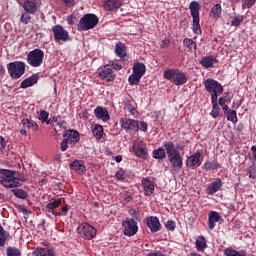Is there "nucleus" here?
Here are the masks:
<instances>
[{"instance_id":"9d476101","label":"nucleus","mask_w":256,"mask_h":256,"mask_svg":"<svg viewBox=\"0 0 256 256\" xmlns=\"http://www.w3.org/2000/svg\"><path fill=\"white\" fill-rule=\"evenodd\" d=\"M123 233L126 235V237H133L134 235H137V232L139 231V226L137 225V222L131 218H127L123 223Z\"/></svg>"},{"instance_id":"864d4df0","label":"nucleus","mask_w":256,"mask_h":256,"mask_svg":"<svg viewBox=\"0 0 256 256\" xmlns=\"http://www.w3.org/2000/svg\"><path fill=\"white\" fill-rule=\"evenodd\" d=\"M109 65H112V71L115 69V71H121L123 69V66L119 63H109Z\"/></svg>"},{"instance_id":"f257e3e1","label":"nucleus","mask_w":256,"mask_h":256,"mask_svg":"<svg viewBox=\"0 0 256 256\" xmlns=\"http://www.w3.org/2000/svg\"><path fill=\"white\" fill-rule=\"evenodd\" d=\"M1 185L6 189H13L15 187H21V181H25V176L17 171L2 170Z\"/></svg>"},{"instance_id":"f704fd0d","label":"nucleus","mask_w":256,"mask_h":256,"mask_svg":"<svg viewBox=\"0 0 256 256\" xmlns=\"http://www.w3.org/2000/svg\"><path fill=\"white\" fill-rule=\"evenodd\" d=\"M7 239H9V232L5 231L3 226L0 224V247H5Z\"/></svg>"},{"instance_id":"b1692460","label":"nucleus","mask_w":256,"mask_h":256,"mask_svg":"<svg viewBox=\"0 0 256 256\" xmlns=\"http://www.w3.org/2000/svg\"><path fill=\"white\" fill-rule=\"evenodd\" d=\"M190 13L193 19H199V10L201 9V6L199 5V2L192 1L189 5Z\"/></svg>"},{"instance_id":"3c124183","label":"nucleus","mask_w":256,"mask_h":256,"mask_svg":"<svg viewBox=\"0 0 256 256\" xmlns=\"http://www.w3.org/2000/svg\"><path fill=\"white\" fill-rule=\"evenodd\" d=\"M204 168L206 169V171H213V169H216V166L213 162H205Z\"/></svg>"},{"instance_id":"e433bc0d","label":"nucleus","mask_w":256,"mask_h":256,"mask_svg":"<svg viewBox=\"0 0 256 256\" xmlns=\"http://www.w3.org/2000/svg\"><path fill=\"white\" fill-rule=\"evenodd\" d=\"M218 103L223 111H229V106L226 103H231V98L229 96H222L219 98Z\"/></svg>"},{"instance_id":"423d86ee","label":"nucleus","mask_w":256,"mask_h":256,"mask_svg":"<svg viewBox=\"0 0 256 256\" xmlns=\"http://www.w3.org/2000/svg\"><path fill=\"white\" fill-rule=\"evenodd\" d=\"M98 24L99 18L95 14H86L79 21V29L89 31V29H95Z\"/></svg>"},{"instance_id":"aec40b11","label":"nucleus","mask_w":256,"mask_h":256,"mask_svg":"<svg viewBox=\"0 0 256 256\" xmlns=\"http://www.w3.org/2000/svg\"><path fill=\"white\" fill-rule=\"evenodd\" d=\"M123 5L121 0H104L105 11H114V9H119Z\"/></svg>"},{"instance_id":"0e129e2a","label":"nucleus","mask_w":256,"mask_h":256,"mask_svg":"<svg viewBox=\"0 0 256 256\" xmlns=\"http://www.w3.org/2000/svg\"><path fill=\"white\" fill-rule=\"evenodd\" d=\"M252 157L256 155V146L251 147Z\"/></svg>"},{"instance_id":"de8ad7c7","label":"nucleus","mask_w":256,"mask_h":256,"mask_svg":"<svg viewBox=\"0 0 256 256\" xmlns=\"http://www.w3.org/2000/svg\"><path fill=\"white\" fill-rule=\"evenodd\" d=\"M255 3L256 0H242V9H251Z\"/></svg>"},{"instance_id":"ea45409f","label":"nucleus","mask_w":256,"mask_h":256,"mask_svg":"<svg viewBox=\"0 0 256 256\" xmlns=\"http://www.w3.org/2000/svg\"><path fill=\"white\" fill-rule=\"evenodd\" d=\"M38 119H39V121H41V123H47V125H49V123H51V120H49V112H47L45 110H41L39 112Z\"/></svg>"},{"instance_id":"393cba45","label":"nucleus","mask_w":256,"mask_h":256,"mask_svg":"<svg viewBox=\"0 0 256 256\" xmlns=\"http://www.w3.org/2000/svg\"><path fill=\"white\" fill-rule=\"evenodd\" d=\"M71 169H73V171H76V173H85V171H87L85 163L81 160H75L71 164Z\"/></svg>"},{"instance_id":"dca6fc26","label":"nucleus","mask_w":256,"mask_h":256,"mask_svg":"<svg viewBox=\"0 0 256 256\" xmlns=\"http://www.w3.org/2000/svg\"><path fill=\"white\" fill-rule=\"evenodd\" d=\"M94 115L97 119H100L104 122H107L111 119V116H109V111L101 106H98L94 109Z\"/></svg>"},{"instance_id":"2f4dec72","label":"nucleus","mask_w":256,"mask_h":256,"mask_svg":"<svg viewBox=\"0 0 256 256\" xmlns=\"http://www.w3.org/2000/svg\"><path fill=\"white\" fill-rule=\"evenodd\" d=\"M165 157H167V149H165V146L159 147L153 151L154 159H165Z\"/></svg>"},{"instance_id":"338daca9","label":"nucleus","mask_w":256,"mask_h":256,"mask_svg":"<svg viewBox=\"0 0 256 256\" xmlns=\"http://www.w3.org/2000/svg\"><path fill=\"white\" fill-rule=\"evenodd\" d=\"M189 256H201V254L197 253V252H191L189 254Z\"/></svg>"},{"instance_id":"37998d69","label":"nucleus","mask_w":256,"mask_h":256,"mask_svg":"<svg viewBox=\"0 0 256 256\" xmlns=\"http://www.w3.org/2000/svg\"><path fill=\"white\" fill-rule=\"evenodd\" d=\"M225 113L228 121H231L232 123H237V111L227 110L225 111Z\"/></svg>"},{"instance_id":"bf43d9fd","label":"nucleus","mask_w":256,"mask_h":256,"mask_svg":"<svg viewBox=\"0 0 256 256\" xmlns=\"http://www.w3.org/2000/svg\"><path fill=\"white\" fill-rule=\"evenodd\" d=\"M59 119H60L59 116L52 117V119L50 120V123H56V124H54V126H55V125H57V123H59L61 121Z\"/></svg>"},{"instance_id":"a878e982","label":"nucleus","mask_w":256,"mask_h":256,"mask_svg":"<svg viewBox=\"0 0 256 256\" xmlns=\"http://www.w3.org/2000/svg\"><path fill=\"white\" fill-rule=\"evenodd\" d=\"M22 125L24 129H28L29 131H37L39 129L37 122L29 119H23Z\"/></svg>"},{"instance_id":"c85d7f7f","label":"nucleus","mask_w":256,"mask_h":256,"mask_svg":"<svg viewBox=\"0 0 256 256\" xmlns=\"http://www.w3.org/2000/svg\"><path fill=\"white\" fill-rule=\"evenodd\" d=\"M127 49L125 48V44L118 42L115 46V53L117 57H120V59H123V57H126L127 55Z\"/></svg>"},{"instance_id":"a211bd4d","label":"nucleus","mask_w":256,"mask_h":256,"mask_svg":"<svg viewBox=\"0 0 256 256\" xmlns=\"http://www.w3.org/2000/svg\"><path fill=\"white\" fill-rule=\"evenodd\" d=\"M146 223L152 233H157V231L161 229V223L159 222V218L155 216L147 218Z\"/></svg>"},{"instance_id":"f8f14e48","label":"nucleus","mask_w":256,"mask_h":256,"mask_svg":"<svg viewBox=\"0 0 256 256\" xmlns=\"http://www.w3.org/2000/svg\"><path fill=\"white\" fill-rule=\"evenodd\" d=\"M132 151L136 157L145 159L149 150L147 149V144L141 139H137L133 142Z\"/></svg>"},{"instance_id":"8fccbe9b","label":"nucleus","mask_w":256,"mask_h":256,"mask_svg":"<svg viewBox=\"0 0 256 256\" xmlns=\"http://www.w3.org/2000/svg\"><path fill=\"white\" fill-rule=\"evenodd\" d=\"M69 143L71 144V142L69 140H67V138H64L63 141L60 144V149L61 151H67V148L69 147Z\"/></svg>"},{"instance_id":"7c9ffc66","label":"nucleus","mask_w":256,"mask_h":256,"mask_svg":"<svg viewBox=\"0 0 256 256\" xmlns=\"http://www.w3.org/2000/svg\"><path fill=\"white\" fill-rule=\"evenodd\" d=\"M196 248L197 251H205V249H207V240L205 239V236H198L196 238Z\"/></svg>"},{"instance_id":"4c0bfd02","label":"nucleus","mask_w":256,"mask_h":256,"mask_svg":"<svg viewBox=\"0 0 256 256\" xmlns=\"http://www.w3.org/2000/svg\"><path fill=\"white\" fill-rule=\"evenodd\" d=\"M214 64H215V58H213V56H208L201 60L202 67H205L206 69H209V67H211Z\"/></svg>"},{"instance_id":"49530a36","label":"nucleus","mask_w":256,"mask_h":256,"mask_svg":"<svg viewBox=\"0 0 256 256\" xmlns=\"http://www.w3.org/2000/svg\"><path fill=\"white\" fill-rule=\"evenodd\" d=\"M193 32L196 35H201V25L199 24V18L193 19Z\"/></svg>"},{"instance_id":"ddd939ff","label":"nucleus","mask_w":256,"mask_h":256,"mask_svg":"<svg viewBox=\"0 0 256 256\" xmlns=\"http://www.w3.org/2000/svg\"><path fill=\"white\" fill-rule=\"evenodd\" d=\"M99 77L103 79V81H107L111 83V81H115V72L113 71V65L106 64L98 70Z\"/></svg>"},{"instance_id":"a19ab883","label":"nucleus","mask_w":256,"mask_h":256,"mask_svg":"<svg viewBox=\"0 0 256 256\" xmlns=\"http://www.w3.org/2000/svg\"><path fill=\"white\" fill-rule=\"evenodd\" d=\"M219 111V103H217V100H212V112L210 113L211 117L217 119V117H219Z\"/></svg>"},{"instance_id":"603ef678","label":"nucleus","mask_w":256,"mask_h":256,"mask_svg":"<svg viewBox=\"0 0 256 256\" xmlns=\"http://www.w3.org/2000/svg\"><path fill=\"white\" fill-rule=\"evenodd\" d=\"M147 127H148L147 122H141V121H139V128H138V131L140 130V131L145 132V131H147Z\"/></svg>"},{"instance_id":"cd10ccee","label":"nucleus","mask_w":256,"mask_h":256,"mask_svg":"<svg viewBox=\"0 0 256 256\" xmlns=\"http://www.w3.org/2000/svg\"><path fill=\"white\" fill-rule=\"evenodd\" d=\"M221 219V216L219 215V212H211L208 218V227L209 229H215V223Z\"/></svg>"},{"instance_id":"69168bd1","label":"nucleus","mask_w":256,"mask_h":256,"mask_svg":"<svg viewBox=\"0 0 256 256\" xmlns=\"http://www.w3.org/2000/svg\"><path fill=\"white\" fill-rule=\"evenodd\" d=\"M169 43H170L169 40H164L162 47H167V45H169Z\"/></svg>"},{"instance_id":"5701e85b","label":"nucleus","mask_w":256,"mask_h":256,"mask_svg":"<svg viewBox=\"0 0 256 256\" xmlns=\"http://www.w3.org/2000/svg\"><path fill=\"white\" fill-rule=\"evenodd\" d=\"M60 205H61V199H54L46 205V209L49 213H53V215H61L60 213H57L54 210V209H57V207H59Z\"/></svg>"},{"instance_id":"c03bdc74","label":"nucleus","mask_w":256,"mask_h":256,"mask_svg":"<svg viewBox=\"0 0 256 256\" xmlns=\"http://www.w3.org/2000/svg\"><path fill=\"white\" fill-rule=\"evenodd\" d=\"M20 22L24 23V25H28V23H31V13H28L25 11L20 16Z\"/></svg>"},{"instance_id":"39448f33","label":"nucleus","mask_w":256,"mask_h":256,"mask_svg":"<svg viewBox=\"0 0 256 256\" xmlns=\"http://www.w3.org/2000/svg\"><path fill=\"white\" fill-rule=\"evenodd\" d=\"M204 87L210 93L211 101H217L219 95L223 94V86L214 79L205 80Z\"/></svg>"},{"instance_id":"c756f323","label":"nucleus","mask_w":256,"mask_h":256,"mask_svg":"<svg viewBox=\"0 0 256 256\" xmlns=\"http://www.w3.org/2000/svg\"><path fill=\"white\" fill-rule=\"evenodd\" d=\"M34 253L37 256H55L53 248H38Z\"/></svg>"},{"instance_id":"e2e57ef3","label":"nucleus","mask_w":256,"mask_h":256,"mask_svg":"<svg viewBox=\"0 0 256 256\" xmlns=\"http://www.w3.org/2000/svg\"><path fill=\"white\" fill-rule=\"evenodd\" d=\"M121 161H123V157L120 155L116 156V162L121 163Z\"/></svg>"},{"instance_id":"052dcab7","label":"nucleus","mask_w":256,"mask_h":256,"mask_svg":"<svg viewBox=\"0 0 256 256\" xmlns=\"http://www.w3.org/2000/svg\"><path fill=\"white\" fill-rule=\"evenodd\" d=\"M63 3H65V5H67V7H70L71 5H73L75 3V0H62Z\"/></svg>"},{"instance_id":"774afa93","label":"nucleus","mask_w":256,"mask_h":256,"mask_svg":"<svg viewBox=\"0 0 256 256\" xmlns=\"http://www.w3.org/2000/svg\"><path fill=\"white\" fill-rule=\"evenodd\" d=\"M20 133H21V135H24V136L26 137V135H27V130L22 129V130L20 131Z\"/></svg>"},{"instance_id":"79ce46f5","label":"nucleus","mask_w":256,"mask_h":256,"mask_svg":"<svg viewBox=\"0 0 256 256\" xmlns=\"http://www.w3.org/2000/svg\"><path fill=\"white\" fill-rule=\"evenodd\" d=\"M245 21V16L243 15H237L231 20V26L232 27H239Z\"/></svg>"},{"instance_id":"4468645a","label":"nucleus","mask_w":256,"mask_h":256,"mask_svg":"<svg viewBox=\"0 0 256 256\" xmlns=\"http://www.w3.org/2000/svg\"><path fill=\"white\" fill-rule=\"evenodd\" d=\"M120 123L122 129H125L127 133H137L139 131V120L123 118Z\"/></svg>"},{"instance_id":"412c9836","label":"nucleus","mask_w":256,"mask_h":256,"mask_svg":"<svg viewBox=\"0 0 256 256\" xmlns=\"http://www.w3.org/2000/svg\"><path fill=\"white\" fill-rule=\"evenodd\" d=\"M63 138L71 143H79V132L75 130H66L63 135Z\"/></svg>"},{"instance_id":"f3484780","label":"nucleus","mask_w":256,"mask_h":256,"mask_svg":"<svg viewBox=\"0 0 256 256\" xmlns=\"http://www.w3.org/2000/svg\"><path fill=\"white\" fill-rule=\"evenodd\" d=\"M142 186L144 189V195L151 196L155 191V183L148 178L142 179Z\"/></svg>"},{"instance_id":"a18cd8bd","label":"nucleus","mask_w":256,"mask_h":256,"mask_svg":"<svg viewBox=\"0 0 256 256\" xmlns=\"http://www.w3.org/2000/svg\"><path fill=\"white\" fill-rule=\"evenodd\" d=\"M6 253L7 256H21V250L13 247H8Z\"/></svg>"},{"instance_id":"9b49d317","label":"nucleus","mask_w":256,"mask_h":256,"mask_svg":"<svg viewBox=\"0 0 256 256\" xmlns=\"http://www.w3.org/2000/svg\"><path fill=\"white\" fill-rule=\"evenodd\" d=\"M78 233L84 239H88V241H91V239H93V237H95V235H97V229H95V227L91 226V224L82 223L78 227Z\"/></svg>"},{"instance_id":"4d7b16f0","label":"nucleus","mask_w":256,"mask_h":256,"mask_svg":"<svg viewBox=\"0 0 256 256\" xmlns=\"http://www.w3.org/2000/svg\"><path fill=\"white\" fill-rule=\"evenodd\" d=\"M54 127H59L60 129H67V123L65 121L57 122V125H54Z\"/></svg>"},{"instance_id":"58836bf2","label":"nucleus","mask_w":256,"mask_h":256,"mask_svg":"<svg viewBox=\"0 0 256 256\" xmlns=\"http://www.w3.org/2000/svg\"><path fill=\"white\" fill-rule=\"evenodd\" d=\"M12 193L18 199H27V197H29V194H27V192L25 190L19 189V188L13 189Z\"/></svg>"},{"instance_id":"7ed1b4c3","label":"nucleus","mask_w":256,"mask_h":256,"mask_svg":"<svg viewBox=\"0 0 256 256\" xmlns=\"http://www.w3.org/2000/svg\"><path fill=\"white\" fill-rule=\"evenodd\" d=\"M164 79L171 81L174 85H185L187 83V75L179 69H168L164 71Z\"/></svg>"},{"instance_id":"473e14b6","label":"nucleus","mask_w":256,"mask_h":256,"mask_svg":"<svg viewBox=\"0 0 256 256\" xmlns=\"http://www.w3.org/2000/svg\"><path fill=\"white\" fill-rule=\"evenodd\" d=\"M223 9L221 8V4H216L212 7L210 16L212 19H219L221 17Z\"/></svg>"},{"instance_id":"bb28decb","label":"nucleus","mask_w":256,"mask_h":256,"mask_svg":"<svg viewBox=\"0 0 256 256\" xmlns=\"http://www.w3.org/2000/svg\"><path fill=\"white\" fill-rule=\"evenodd\" d=\"M37 76L32 75L28 78H26L24 81L21 82V89H27L28 87H33V85H35V83H37Z\"/></svg>"},{"instance_id":"f03ea898","label":"nucleus","mask_w":256,"mask_h":256,"mask_svg":"<svg viewBox=\"0 0 256 256\" xmlns=\"http://www.w3.org/2000/svg\"><path fill=\"white\" fill-rule=\"evenodd\" d=\"M164 148L166 149L168 159L174 171H180L181 167H183V157H181V152H179L175 144L171 141L164 142Z\"/></svg>"},{"instance_id":"0eeeda50","label":"nucleus","mask_w":256,"mask_h":256,"mask_svg":"<svg viewBox=\"0 0 256 256\" xmlns=\"http://www.w3.org/2000/svg\"><path fill=\"white\" fill-rule=\"evenodd\" d=\"M8 73L12 79H20L25 75V62L15 61L7 66Z\"/></svg>"},{"instance_id":"c9c22d12","label":"nucleus","mask_w":256,"mask_h":256,"mask_svg":"<svg viewBox=\"0 0 256 256\" xmlns=\"http://www.w3.org/2000/svg\"><path fill=\"white\" fill-rule=\"evenodd\" d=\"M92 133L95 139H101V137H103V126L95 124L92 128Z\"/></svg>"},{"instance_id":"2eb2a0df","label":"nucleus","mask_w":256,"mask_h":256,"mask_svg":"<svg viewBox=\"0 0 256 256\" xmlns=\"http://www.w3.org/2000/svg\"><path fill=\"white\" fill-rule=\"evenodd\" d=\"M22 7L26 13L35 15L36 11H38L39 7H41V0H26L24 1Z\"/></svg>"},{"instance_id":"4be33fe9","label":"nucleus","mask_w":256,"mask_h":256,"mask_svg":"<svg viewBox=\"0 0 256 256\" xmlns=\"http://www.w3.org/2000/svg\"><path fill=\"white\" fill-rule=\"evenodd\" d=\"M221 187H223V182L221 181V179H216L212 184L208 186V195H214V193H217V191H219Z\"/></svg>"},{"instance_id":"6e6552de","label":"nucleus","mask_w":256,"mask_h":256,"mask_svg":"<svg viewBox=\"0 0 256 256\" xmlns=\"http://www.w3.org/2000/svg\"><path fill=\"white\" fill-rule=\"evenodd\" d=\"M45 58V53L41 49H34L30 51L27 55V63L31 67H41L43 65V59Z\"/></svg>"},{"instance_id":"6e6d98bb","label":"nucleus","mask_w":256,"mask_h":256,"mask_svg":"<svg viewBox=\"0 0 256 256\" xmlns=\"http://www.w3.org/2000/svg\"><path fill=\"white\" fill-rule=\"evenodd\" d=\"M115 177L120 180L125 179V172H123V170H119L116 172Z\"/></svg>"},{"instance_id":"1a4fd4ad","label":"nucleus","mask_w":256,"mask_h":256,"mask_svg":"<svg viewBox=\"0 0 256 256\" xmlns=\"http://www.w3.org/2000/svg\"><path fill=\"white\" fill-rule=\"evenodd\" d=\"M52 32L54 35V41H56V43H59L61 45L62 43L69 41V32L65 30L63 26L61 25L53 26Z\"/></svg>"},{"instance_id":"20e7f679","label":"nucleus","mask_w":256,"mask_h":256,"mask_svg":"<svg viewBox=\"0 0 256 256\" xmlns=\"http://www.w3.org/2000/svg\"><path fill=\"white\" fill-rule=\"evenodd\" d=\"M133 73L128 78L129 85H139L141 78L147 73V67L141 62H136L132 68Z\"/></svg>"},{"instance_id":"09e8293b","label":"nucleus","mask_w":256,"mask_h":256,"mask_svg":"<svg viewBox=\"0 0 256 256\" xmlns=\"http://www.w3.org/2000/svg\"><path fill=\"white\" fill-rule=\"evenodd\" d=\"M224 253L226 256H241V254L239 252H237L236 250H233V249H229V248H226L224 250Z\"/></svg>"},{"instance_id":"680f3d73","label":"nucleus","mask_w":256,"mask_h":256,"mask_svg":"<svg viewBox=\"0 0 256 256\" xmlns=\"http://www.w3.org/2000/svg\"><path fill=\"white\" fill-rule=\"evenodd\" d=\"M74 17L73 16H67V23H68V25H73V23H74Z\"/></svg>"},{"instance_id":"72a5a7b5","label":"nucleus","mask_w":256,"mask_h":256,"mask_svg":"<svg viewBox=\"0 0 256 256\" xmlns=\"http://www.w3.org/2000/svg\"><path fill=\"white\" fill-rule=\"evenodd\" d=\"M183 44L184 46H186V48L191 51L192 53H195V51H197V43H195L193 41V39L191 38H185L183 40Z\"/></svg>"},{"instance_id":"6ab92c4d","label":"nucleus","mask_w":256,"mask_h":256,"mask_svg":"<svg viewBox=\"0 0 256 256\" xmlns=\"http://www.w3.org/2000/svg\"><path fill=\"white\" fill-rule=\"evenodd\" d=\"M187 167H195L201 165V152L197 151L190 157H188L186 162Z\"/></svg>"},{"instance_id":"13d9d810","label":"nucleus","mask_w":256,"mask_h":256,"mask_svg":"<svg viewBox=\"0 0 256 256\" xmlns=\"http://www.w3.org/2000/svg\"><path fill=\"white\" fill-rule=\"evenodd\" d=\"M5 145H7L5 139L0 136V149H5Z\"/></svg>"},{"instance_id":"5fc2aeb1","label":"nucleus","mask_w":256,"mask_h":256,"mask_svg":"<svg viewBox=\"0 0 256 256\" xmlns=\"http://www.w3.org/2000/svg\"><path fill=\"white\" fill-rule=\"evenodd\" d=\"M166 229H169V231H174L175 230V223L173 221H168L166 223Z\"/></svg>"}]
</instances>
